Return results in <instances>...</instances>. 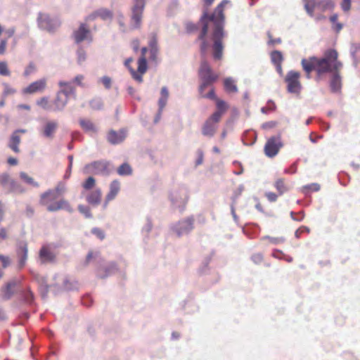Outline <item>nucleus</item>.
Here are the masks:
<instances>
[{"instance_id": "obj_1", "label": "nucleus", "mask_w": 360, "mask_h": 360, "mask_svg": "<svg viewBox=\"0 0 360 360\" xmlns=\"http://www.w3.org/2000/svg\"><path fill=\"white\" fill-rule=\"evenodd\" d=\"M228 1L223 0L215 8L212 14L208 15L206 12L201 16L199 25L201 31L198 39L201 41L200 52L202 62L199 69V75L201 84L199 86V92L202 95L203 91L211 85L218 76L212 72L211 67L205 60V56L209 47V44L205 39L208 30L212 28V39L213 41V57L215 60H220L223 56L224 45L222 40L225 37L224 31V15L223 13L224 6Z\"/></svg>"}, {"instance_id": "obj_2", "label": "nucleus", "mask_w": 360, "mask_h": 360, "mask_svg": "<svg viewBox=\"0 0 360 360\" xmlns=\"http://www.w3.org/2000/svg\"><path fill=\"white\" fill-rule=\"evenodd\" d=\"M338 52L331 49L326 52L321 59L311 58L309 60L302 59V65L307 72V77H310V72L315 70L319 75L330 72L333 69L342 68V64L338 60Z\"/></svg>"}, {"instance_id": "obj_3", "label": "nucleus", "mask_w": 360, "mask_h": 360, "mask_svg": "<svg viewBox=\"0 0 360 360\" xmlns=\"http://www.w3.org/2000/svg\"><path fill=\"white\" fill-rule=\"evenodd\" d=\"M65 191V184L59 182L54 190H49L41 195V203L46 206V209L49 212L65 210L69 212H72L73 209L67 200L61 199L58 202H54Z\"/></svg>"}, {"instance_id": "obj_4", "label": "nucleus", "mask_w": 360, "mask_h": 360, "mask_svg": "<svg viewBox=\"0 0 360 360\" xmlns=\"http://www.w3.org/2000/svg\"><path fill=\"white\" fill-rule=\"evenodd\" d=\"M217 111L214 112L204 123L202 127V134L207 137H212L217 131V124L222 115L227 110L226 103L221 100L217 101Z\"/></svg>"}, {"instance_id": "obj_5", "label": "nucleus", "mask_w": 360, "mask_h": 360, "mask_svg": "<svg viewBox=\"0 0 360 360\" xmlns=\"http://www.w3.org/2000/svg\"><path fill=\"white\" fill-rule=\"evenodd\" d=\"M300 74L298 72L291 70L286 75L285 81L287 83V90L289 93L298 94L302 89L299 80Z\"/></svg>"}, {"instance_id": "obj_6", "label": "nucleus", "mask_w": 360, "mask_h": 360, "mask_svg": "<svg viewBox=\"0 0 360 360\" xmlns=\"http://www.w3.org/2000/svg\"><path fill=\"white\" fill-rule=\"evenodd\" d=\"M187 191L184 188L173 190L169 195V198L174 207L179 208L182 211L187 202Z\"/></svg>"}, {"instance_id": "obj_7", "label": "nucleus", "mask_w": 360, "mask_h": 360, "mask_svg": "<svg viewBox=\"0 0 360 360\" xmlns=\"http://www.w3.org/2000/svg\"><path fill=\"white\" fill-rule=\"evenodd\" d=\"M109 165V162L104 160L95 161L86 165L84 171L86 174H108L110 172Z\"/></svg>"}, {"instance_id": "obj_8", "label": "nucleus", "mask_w": 360, "mask_h": 360, "mask_svg": "<svg viewBox=\"0 0 360 360\" xmlns=\"http://www.w3.org/2000/svg\"><path fill=\"white\" fill-rule=\"evenodd\" d=\"M37 20L39 27L49 32L53 31L60 25V22L58 19L51 18L48 14L41 13L39 14Z\"/></svg>"}, {"instance_id": "obj_9", "label": "nucleus", "mask_w": 360, "mask_h": 360, "mask_svg": "<svg viewBox=\"0 0 360 360\" xmlns=\"http://www.w3.org/2000/svg\"><path fill=\"white\" fill-rule=\"evenodd\" d=\"M145 7V0H134L132 7L131 22L133 28L139 27L141 22L142 13Z\"/></svg>"}, {"instance_id": "obj_10", "label": "nucleus", "mask_w": 360, "mask_h": 360, "mask_svg": "<svg viewBox=\"0 0 360 360\" xmlns=\"http://www.w3.org/2000/svg\"><path fill=\"white\" fill-rule=\"evenodd\" d=\"M194 219L193 217H188L184 220L179 221L173 226V231L181 236L184 234L188 233L193 229Z\"/></svg>"}, {"instance_id": "obj_11", "label": "nucleus", "mask_w": 360, "mask_h": 360, "mask_svg": "<svg viewBox=\"0 0 360 360\" xmlns=\"http://www.w3.org/2000/svg\"><path fill=\"white\" fill-rule=\"evenodd\" d=\"M281 146L282 145L278 137H271L267 141L264 146L266 155L269 158L274 157L278 153Z\"/></svg>"}, {"instance_id": "obj_12", "label": "nucleus", "mask_w": 360, "mask_h": 360, "mask_svg": "<svg viewBox=\"0 0 360 360\" xmlns=\"http://www.w3.org/2000/svg\"><path fill=\"white\" fill-rule=\"evenodd\" d=\"M46 86V79L43 78L31 83L28 86L22 89L25 94H32L42 92Z\"/></svg>"}, {"instance_id": "obj_13", "label": "nucleus", "mask_w": 360, "mask_h": 360, "mask_svg": "<svg viewBox=\"0 0 360 360\" xmlns=\"http://www.w3.org/2000/svg\"><path fill=\"white\" fill-rule=\"evenodd\" d=\"M168 98H169V91L166 86H163L161 89V91H160V98H159V101H158L159 109H158V112L154 120L155 123L158 122L159 120H160L162 112L164 108L165 107V105H167Z\"/></svg>"}, {"instance_id": "obj_14", "label": "nucleus", "mask_w": 360, "mask_h": 360, "mask_svg": "<svg viewBox=\"0 0 360 360\" xmlns=\"http://www.w3.org/2000/svg\"><path fill=\"white\" fill-rule=\"evenodd\" d=\"M127 136V131L121 129L119 131L111 130L108 134V141L111 144H118L122 142Z\"/></svg>"}, {"instance_id": "obj_15", "label": "nucleus", "mask_w": 360, "mask_h": 360, "mask_svg": "<svg viewBox=\"0 0 360 360\" xmlns=\"http://www.w3.org/2000/svg\"><path fill=\"white\" fill-rule=\"evenodd\" d=\"M39 259L41 264L53 262L55 255L48 246L44 245L39 250Z\"/></svg>"}, {"instance_id": "obj_16", "label": "nucleus", "mask_w": 360, "mask_h": 360, "mask_svg": "<svg viewBox=\"0 0 360 360\" xmlns=\"http://www.w3.org/2000/svg\"><path fill=\"white\" fill-rule=\"evenodd\" d=\"M69 100V97L63 93L58 91L56 97L53 103V111H61L67 105Z\"/></svg>"}, {"instance_id": "obj_17", "label": "nucleus", "mask_w": 360, "mask_h": 360, "mask_svg": "<svg viewBox=\"0 0 360 360\" xmlns=\"http://www.w3.org/2000/svg\"><path fill=\"white\" fill-rule=\"evenodd\" d=\"M58 124L56 121H49L44 126L41 130V134L44 137L52 139L54 134L58 129Z\"/></svg>"}, {"instance_id": "obj_18", "label": "nucleus", "mask_w": 360, "mask_h": 360, "mask_svg": "<svg viewBox=\"0 0 360 360\" xmlns=\"http://www.w3.org/2000/svg\"><path fill=\"white\" fill-rule=\"evenodd\" d=\"M27 244L25 242H20L17 250V254L19 257V267L22 268L27 259Z\"/></svg>"}, {"instance_id": "obj_19", "label": "nucleus", "mask_w": 360, "mask_h": 360, "mask_svg": "<svg viewBox=\"0 0 360 360\" xmlns=\"http://www.w3.org/2000/svg\"><path fill=\"white\" fill-rule=\"evenodd\" d=\"M340 69H333L330 72H333L330 82V89L333 92H338L341 89V77L340 75L339 71Z\"/></svg>"}, {"instance_id": "obj_20", "label": "nucleus", "mask_w": 360, "mask_h": 360, "mask_svg": "<svg viewBox=\"0 0 360 360\" xmlns=\"http://www.w3.org/2000/svg\"><path fill=\"white\" fill-rule=\"evenodd\" d=\"M120 191V183L118 181L115 180L112 181L110 185V191L106 195L105 202L103 204V207L105 208L109 202V201L113 200L115 196L117 195Z\"/></svg>"}, {"instance_id": "obj_21", "label": "nucleus", "mask_w": 360, "mask_h": 360, "mask_svg": "<svg viewBox=\"0 0 360 360\" xmlns=\"http://www.w3.org/2000/svg\"><path fill=\"white\" fill-rule=\"evenodd\" d=\"M79 123L85 132L89 134H96L97 132V127L91 120L86 118H80Z\"/></svg>"}, {"instance_id": "obj_22", "label": "nucleus", "mask_w": 360, "mask_h": 360, "mask_svg": "<svg viewBox=\"0 0 360 360\" xmlns=\"http://www.w3.org/2000/svg\"><path fill=\"white\" fill-rule=\"evenodd\" d=\"M89 34V29L87 28L84 24H81L79 29L74 32L75 41L79 43L88 39Z\"/></svg>"}, {"instance_id": "obj_23", "label": "nucleus", "mask_w": 360, "mask_h": 360, "mask_svg": "<svg viewBox=\"0 0 360 360\" xmlns=\"http://www.w3.org/2000/svg\"><path fill=\"white\" fill-rule=\"evenodd\" d=\"M102 193L100 188H96L92 191L86 195V201L96 206L101 203Z\"/></svg>"}, {"instance_id": "obj_24", "label": "nucleus", "mask_w": 360, "mask_h": 360, "mask_svg": "<svg viewBox=\"0 0 360 360\" xmlns=\"http://www.w3.org/2000/svg\"><path fill=\"white\" fill-rule=\"evenodd\" d=\"M20 142L21 139L20 135L17 134L16 133H12L8 143V146L14 153H19L20 152V149L19 148Z\"/></svg>"}, {"instance_id": "obj_25", "label": "nucleus", "mask_w": 360, "mask_h": 360, "mask_svg": "<svg viewBox=\"0 0 360 360\" xmlns=\"http://www.w3.org/2000/svg\"><path fill=\"white\" fill-rule=\"evenodd\" d=\"M148 51L146 47L141 49V56L138 60V72L141 74H144L147 70V62L146 58V53Z\"/></svg>"}, {"instance_id": "obj_26", "label": "nucleus", "mask_w": 360, "mask_h": 360, "mask_svg": "<svg viewBox=\"0 0 360 360\" xmlns=\"http://www.w3.org/2000/svg\"><path fill=\"white\" fill-rule=\"evenodd\" d=\"M58 85L60 87V90L58 92L63 93L68 97L70 95L75 94V88L72 86L70 82L60 81Z\"/></svg>"}, {"instance_id": "obj_27", "label": "nucleus", "mask_w": 360, "mask_h": 360, "mask_svg": "<svg viewBox=\"0 0 360 360\" xmlns=\"http://www.w3.org/2000/svg\"><path fill=\"white\" fill-rule=\"evenodd\" d=\"M133 61V59L131 58H127L125 61H124V65L129 69L132 77L136 80L139 83H141L143 82V77H142V75L143 74H138L135 70L134 69H133L131 66H130V63Z\"/></svg>"}, {"instance_id": "obj_28", "label": "nucleus", "mask_w": 360, "mask_h": 360, "mask_svg": "<svg viewBox=\"0 0 360 360\" xmlns=\"http://www.w3.org/2000/svg\"><path fill=\"white\" fill-rule=\"evenodd\" d=\"M303 2L306 12L309 15L313 17L314 9L317 7L318 2L316 0H303Z\"/></svg>"}, {"instance_id": "obj_29", "label": "nucleus", "mask_w": 360, "mask_h": 360, "mask_svg": "<svg viewBox=\"0 0 360 360\" xmlns=\"http://www.w3.org/2000/svg\"><path fill=\"white\" fill-rule=\"evenodd\" d=\"M18 284V281L13 279L8 282L5 288L4 289V297L6 299H9L13 294V288Z\"/></svg>"}, {"instance_id": "obj_30", "label": "nucleus", "mask_w": 360, "mask_h": 360, "mask_svg": "<svg viewBox=\"0 0 360 360\" xmlns=\"http://www.w3.org/2000/svg\"><path fill=\"white\" fill-rule=\"evenodd\" d=\"M224 85L226 91L228 92L236 93L238 91L235 82L231 77L226 78L224 81Z\"/></svg>"}, {"instance_id": "obj_31", "label": "nucleus", "mask_w": 360, "mask_h": 360, "mask_svg": "<svg viewBox=\"0 0 360 360\" xmlns=\"http://www.w3.org/2000/svg\"><path fill=\"white\" fill-rule=\"evenodd\" d=\"M97 14L98 15V18H101L103 20H111L113 16L112 11L105 8L98 9Z\"/></svg>"}, {"instance_id": "obj_32", "label": "nucleus", "mask_w": 360, "mask_h": 360, "mask_svg": "<svg viewBox=\"0 0 360 360\" xmlns=\"http://www.w3.org/2000/svg\"><path fill=\"white\" fill-rule=\"evenodd\" d=\"M333 6L334 4L333 0H320L317 3V8L321 9V11L330 9Z\"/></svg>"}, {"instance_id": "obj_33", "label": "nucleus", "mask_w": 360, "mask_h": 360, "mask_svg": "<svg viewBox=\"0 0 360 360\" xmlns=\"http://www.w3.org/2000/svg\"><path fill=\"white\" fill-rule=\"evenodd\" d=\"M20 179L27 184L32 186L33 187H38L39 184L35 181L32 177L30 176L24 172L20 173Z\"/></svg>"}, {"instance_id": "obj_34", "label": "nucleus", "mask_w": 360, "mask_h": 360, "mask_svg": "<svg viewBox=\"0 0 360 360\" xmlns=\"http://www.w3.org/2000/svg\"><path fill=\"white\" fill-rule=\"evenodd\" d=\"M37 105L46 110H53V106L50 104L47 97H42L37 100Z\"/></svg>"}, {"instance_id": "obj_35", "label": "nucleus", "mask_w": 360, "mask_h": 360, "mask_svg": "<svg viewBox=\"0 0 360 360\" xmlns=\"http://www.w3.org/2000/svg\"><path fill=\"white\" fill-rule=\"evenodd\" d=\"M12 181L10 175L8 173L0 174V184L5 188H8L10 184Z\"/></svg>"}, {"instance_id": "obj_36", "label": "nucleus", "mask_w": 360, "mask_h": 360, "mask_svg": "<svg viewBox=\"0 0 360 360\" xmlns=\"http://www.w3.org/2000/svg\"><path fill=\"white\" fill-rule=\"evenodd\" d=\"M132 172V169L129 165L127 163H123L117 169V173L120 176L129 175Z\"/></svg>"}, {"instance_id": "obj_37", "label": "nucleus", "mask_w": 360, "mask_h": 360, "mask_svg": "<svg viewBox=\"0 0 360 360\" xmlns=\"http://www.w3.org/2000/svg\"><path fill=\"white\" fill-rule=\"evenodd\" d=\"M8 191L9 192H13V193H23L25 190L22 188V187L15 181L12 179L10 186L8 188Z\"/></svg>"}, {"instance_id": "obj_38", "label": "nucleus", "mask_w": 360, "mask_h": 360, "mask_svg": "<svg viewBox=\"0 0 360 360\" xmlns=\"http://www.w3.org/2000/svg\"><path fill=\"white\" fill-rule=\"evenodd\" d=\"M149 46L150 48L151 54L155 56L158 51V39L155 35H153L150 40Z\"/></svg>"}, {"instance_id": "obj_39", "label": "nucleus", "mask_w": 360, "mask_h": 360, "mask_svg": "<svg viewBox=\"0 0 360 360\" xmlns=\"http://www.w3.org/2000/svg\"><path fill=\"white\" fill-rule=\"evenodd\" d=\"M272 62L276 65H279L283 60V56L281 51H274L271 55Z\"/></svg>"}, {"instance_id": "obj_40", "label": "nucleus", "mask_w": 360, "mask_h": 360, "mask_svg": "<svg viewBox=\"0 0 360 360\" xmlns=\"http://www.w3.org/2000/svg\"><path fill=\"white\" fill-rule=\"evenodd\" d=\"M90 107L95 110H101L103 107V102L100 98H94L89 102Z\"/></svg>"}, {"instance_id": "obj_41", "label": "nucleus", "mask_w": 360, "mask_h": 360, "mask_svg": "<svg viewBox=\"0 0 360 360\" xmlns=\"http://www.w3.org/2000/svg\"><path fill=\"white\" fill-rule=\"evenodd\" d=\"M96 180L94 177L89 176L85 182L83 183L82 186L85 190H90L94 187Z\"/></svg>"}, {"instance_id": "obj_42", "label": "nucleus", "mask_w": 360, "mask_h": 360, "mask_svg": "<svg viewBox=\"0 0 360 360\" xmlns=\"http://www.w3.org/2000/svg\"><path fill=\"white\" fill-rule=\"evenodd\" d=\"M275 186L280 194H283L287 191V188L282 179H278L276 183Z\"/></svg>"}, {"instance_id": "obj_43", "label": "nucleus", "mask_w": 360, "mask_h": 360, "mask_svg": "<svg viewBox=\"0 0 360 360\" xmlns=\"http://www.w3.org/2000/svg\"><path fill=\"white\" fill-rule=\"evenodd\" d=\"M0 75L3 76H10L11 72L8 70V65L5 61L0 62Z\"/></svg>"}, {"instance_id": "obj_44", "label": "nucleus", "mask_w": 360, "mask_h": 360, "mask_svg": "<svg viewBox=\"0 0 360 360\" xmlns=\"http://www.w3.org/2000/svg\"><path fill=\"white\" fill-rule=\"evenodd\" d=\"M0 260L2 263L3 268H6L8 266H9V264L11 263V260L8 257L4 256L1 255H0ZM3 275H4V272L2 271V270L0 269V279L2 278Z\"/></svg>"}, {"instance_id": "obj_45", "label": "nucleus", "mask_w": 360, "mask_h": 360, "mask_svg": "<svg viewBox=\"0 0 360 360\" xmlns=\"http://www.w3.org/2000/svg\"><path fill=\"white\" fill-rule=\"evenodd\" d=\"M78 210L82 214L85 216L86 218H91L92 215L89 207L79 205L78 206Z\"/></svg>"}, {"instance_id": "obj_46", "label": "nucleus", "mask_w": 360, "mask_h": 360, "mask_svg": "<svg viewBox=\"0 0 360 360\" xmlns=\"http://www.w3.org/2000/svg\"><path fill=\"white\" fill-rule=\"evenodd\" d=\"M352 55L354 59L355 65L357 62L360 60V45L354 47V50L352 51Z\"/></svg>"}, {"instance_id": "obj_47", "label": "nucleus", "mask_w": 360, "mask_h": 360, "mask_svg": "<svg viewBox=\"0 0 360 360\" xmlns=\"http://www.w3.org/2000/svg\"><path fill=\"white\" fill-rule=\"evenodd\" d=\"M99 82H101L105 89H110L112 86V79L108 76H103L99 79Z\"/></svg>"}, {"instance_id": "obj_48", "label": "nucleus", "mask_w": 360, "mask_h": 360, "mask_svg": "<svg viewBox=\"0 0 360 360\" xmlns=\"http://www.w3.org/2000/svg\"><path fill=\"white\" fill-rule=\"evenodd\" d=\"M3 85L4 87L3 92L4 97L14 94L16 92L15 89L10 86L8 84L4 83Z\"/></svg>"}, {"instance_id": "obj_49", "label": "nucleus", "mask_w": 360, "mask_h": 360, "mask_svg": "<svg viewBox=\"0 0 360 360\" xmlns=\"http://www.w3.org/2000/svg\"><path fill=\"white\" fill-rule=\"evenodd\" d=\"M86 52L82 49L77 51V63L81 65L86 60Z\"/></svg>"}, {"instance_id": "obj_50", "label": "nucleus", "mask_w": 360, "mask_h": 360, "mask_svg": "<svg viewBox=\"0 0 360 360\" xmlns=\"http://www.w3.org/2000/svg\"><path fill=\"white\" fill-rule=\"evenodd\" d=\"M341 8L345 12H347L351 8V0H342Z\"/></svg>"}, {"instance_id": "obj_51", "label": "nucleus", "mask_w": 360, "mask_h": 360, "mask_svg": "<svg viewBox=\"0 0 360 360\" xmlns=\"http://www.w3.org/2000/svg\"><path fill=\"white\" fill-rule=\"evenodd\" d=\"M35 70V66L33 63H30L29 65L26 68L24 72V75L25 77L29 76L30 74L34 72Z\"/></svg>"}, {"instance_id": "obj_52", "label": "nucleus", "mask_w": 360, "mask_h": 360, "mask_svg": "<svg viewBox=\"0 0 360 360\" xmlns=\"http://www.w3.org/2000/svg\"><path fill=\"white\" fill-rule=\"evenodd\" d=\"M92 233L95 234L98 238L103 239L105 238V234L102 230L98 228H94L92 229Z\"/></svg>"}, {"instance_id": "obj_53", "label": "nucleus", "mask_w": 360, "mask_h": 360, "mask_svg": "<svg viewBox=\"0 0 360 360\" xmlns=\"http://www.w3.org/2000/svg\"><path fill=\"white\" fill-rule=\"evenodd\" d=\"M24 297H25V301L30 304L32 303V302L34 300V295L30 290L25 293Z\"/></svg>"}, {"instance_id": "obj_54", "label": "nucleus", "mask_w": 360, "mask_h": 360, "mask_svg": "<svg viewBox=\"0 0 360 360\" xmlns=\"http://www.w3.org/2000/svg\"><path fill=\"white\" fill-rule=\"evenodd\" d=\"M84 78V75H78L74 78L73 82L76 83L78 86H84V84L82 83Z\"/></svg>"}, {"instance_id": "obj_55", "label": "nucleus", "mask_w": 360, "mask_h": 360, "mask_svg": "<svg viewBox=\"0 0 360 360\" xmlns=\"http://www.w3.org/2000/svg\"><path fill=\"white\" fill-rule=\"evenodd\" d=\"M7 45V39H1L0 41V55H2L6 51Z\"/></svg>"}, {"instance_id": "obj_56", "label": "nucleus", "mask_w": 360, "mask_h": 360, "mask_svg": "<svg viewBox=\"0 0 360 360\" xmlns=\"http://www.w3.org/2000/svg\"><path fill=\"white\" fill-rule=\"evenodd\" d=\"M97 18H98V15L97 14V10H96V11H94L93 13H91V14H89L88 16H86V21L94 20Z\"/></svg>"}, {"instance_id": "obj_57", "label": "nucleus", "mask_w": 360, "mask_h": 360, "mask_svg": "<svg viewBox=\"0 0 360 360\" xmlns=\"http://www.w3.org/2000/svg\"><path fill=\"white\" fill-rule=\"evenodd\" d=\"M198 158L196 160V165H200L202 163L203 161V153L201 150H198Z\"/></svg>"}, {"instance_id": "obj_58", "label": "nucleus", "mask_w": 360, "mask_h": 360, "mask_svg": "<svg viewBox=\"0 0 360 360\" xmlns=\"http://www.w3.org/2000/svg\"><path fill=\"white\" fill-rule=\"evenodd\" d=\"M252 259L255 263L258 264L262 261L263 257L261 254H256L252 256Z\"/></svg>"}, {"instance_id": "obj_59", "label": "nucleus", "mask_w": 360, "mask_h": 360, "mask_svg": "<svg viewBox=\"0 0 360 360\" xmlns=\"http://www.w3.org/2000/svg\"><path fill=\"white\" fill-rule=\"evenodd\" d=\"M266 196L267 197L268 200L271 202H274L277 199V195L274 193H267L266 194Z\"/></svg>"}, {"instance_id": "obj_60", "label": "nucleus", "mask_w": 360, "mask_h": 360, "mask_svg": "<svg viewBox=\"0 0 360 360\" xmlns=\"http://www.w3.org/2000/svg\"><path fill=\"white\" fill-rule=\"evenodd\" d=\"M276 125V122L271 121V122H266V123L263 124L262 127L264 129H269V128L274 127Z\"/></svg>"}, {"instance_id": "obj_61", "label": "nucleus", "mask_w": 360, "mask_h": 360, "mask_svg": "<svg viewBox=\"0 0 360 360\" xmlns=\"http://www.w3.org/2000/svg\"><path fill=\"white\" fill-rule=\"evenodd\" d=\"M196 29H197V27L195 25H194L191 22L186 23V30L188 32H193V31L195 30Z\"/></svg>"}, {"instance_id": "obj_62", "label": "nucleus", "mask_w": 360, "mask_h": 360, "mask_svg": "<svg viewBox=\"0 0 360 360\" xmlns=\"http://www.w3.org/2000/svg\"><path fill=\"white\" fill-rule=\"evenodd\" d=\"M131 46L134 51H137L139 48V41L138 39H134L131 42Z\"/></svg>"}, {"instance_id": "obj_63", "label": "nucleus", "mask_w": 360, "mask_h": 360, "mask_svg": "<svg viewBox=\"0 0 360 360\" xmlns=\"http://www.w3.org/2000/svg\"><path fill=\"white\" fill-rule=\"evenodd\" d=\"M306 188L313 190L314 191H318L320 189V186L318 184H311L307 186Z\"/></svg>"}, {"instance_id": "obj_64", "label": "nucleus", "mask_w": 360, "mask_h": 360, "mask_svg": "<svg viewBox=\"0 0 360 360\" xmlns=\"http://www.w3.org/2000/svg\"><path fill=\"white\" fill-rule=\"evenodd\" d=\"M6 237L7 234L6 229L0 226V240H4Z\"/></svg>"}]
</instances>
